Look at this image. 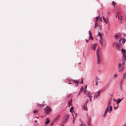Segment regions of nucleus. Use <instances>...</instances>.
Segmentation results:
<instances>
[{
    "label": "nucleus",
    "instance_id": "39448f33",
    "mask_svg": "<svg viewBox=\"0 0 126 126\" xmlns=\"http://www.w3.org/2000/svg\"><path fill=\"white\" fill-rule=\"evenodd\" d=\"M102 19L101 17L99 16H97L96 17L94 27L96 28L97 27H100V25L99 24V21H101Z\"/></svg>",
    "mask_w": 126,
    "mask_h": 126
},
{
    "label": "nucleus",
    "instance_id": "dca6fc26",
    "mask_svg": "<svg viewBox=\"0 0 126 126\" xmlns=\"http://www.w3.org/2000/svg\"><path fill=\"white\" fill-rule=\"evenodd\" d=\"M126 78V72L123 75V79L121 80V82L123 83L124 80Z\"/></svg>",
    "mask_w": 126,
    "mask_h": 126
},
{
    "label": "nucleus",
    "instance_id": "2f4dec72",
    "mask_svg": "<svg viewBox=\"0 0 126 126\" xmlns=\"http://www.w3.org/2000/svg\"><path fill=\"white\" fill-rule=\"evenodd\" d=\"M95 79H96L95 80H97V81H98V80L100 79H99L98 77H96Z\"/></svg>",
    "mask_w": 126,
    "mask_h": 126
},
{
    "label": "nucleus",
    "instance_id": "aec40b11",
    "mask_svg": "<svg viewBox=\"0 0 126 126\" xmlns=\"http://www.w3.org/2000/svg\"><path fill=\"white\" fill-rule=\"evenodd\" d=\"M60 116L61 115H58L54 120L56 122L59 120Z\"/></svg>",
    "mask_w": 126,
    "mask_h": 126
},
{
    "label": "nucleus",
    "instance_id": "7ed1b4c3",
    "mask_svg": "<svg viewBox=\"0 0 126 126\" xmlns=\"http://www.w3.org/2000/svg\"><path fill=\"white\" fill-rule=\"evenodd\" d=\"M125 62H124V64L123 63V62L122 61H121L118 65V70L119 72H120L122 71L124 69L125 67L123 66L125 64Z\"/></svg>",
    "mask_w": 126,
    "mask_h": 126
},
{
    "label": "nucleus",
    "instance_id": "412c9836",
    "mask_svg": "<svg viewBox=\"0 0 126 126\" xmlns=\"http://www.w3.org/2000/svg\"><path fill=\"white\" fill-rule=\"evenodd\" d=\"M123 99V98H122L121 99L120 98L118 99L117 101V104H118L119 103H120L121 100Z\"/></svg>",
    "mask_w": 126,
    "mask_h": 126
},
{
    "label": "nucleus",
    "instance_id": "a19ab883",
    "mask_svg": "<svg viewBox=\"0 0 126 126\" xmlns=\"http://www.w3.org/2000/svg\"><path fill=\"white\" fill-rule=\"evenodd\" d=\"M35 122L36 123L37 122V120H35Z\"/></svg>",
    "mask_w": 126,
    "mask_h": 126
},
{
    "label": "nucleus",
    "instance_id": "5701e85b",
    "mask_svg": "<svg viewBox=\"0 0 126 126\" xmlns=\"http://www.w3.org/2000/svg\"><path fill=\"white\" fill-rule=\"evenodd\" d=\"M83 108L84 110L86 111H87V108L86 104H85L83 106Z\"/></svg>",
    "mask_w": 126,
    "mask_h": 126
},
{
    "label": "nucleus",
    "instance_id": "f03ea898",
    "mask_svg": "<svg viewBox=\"0 0 126 126\" xmlns=\"http://www.w3.org/2000/svg\"><path fill=\"white\" fill-rule=\"evenodd\" d=\"M111 102V100H110L109 101L108 103L107 108L105 110V113L103 115V116L104 117H105L106 116L108 111L110 113L112 110V107L110 105Z\"/></svg>",
    "mask_w": 126,
    "mask_h": 126
},
{
    "label": "nucleus",
    "instance_id": "9b49d317",
    "mask_svg": "<svg viewBox=\"0 0 126 126\" xmlns=\"http://www.w3.org/2000/svg\"><path fill=\"white\" fill-rule=\"evenodd\" d=\"M72 115L73 117V119L72 121V123L73 124L75 123V120L77 116V113H75L74 111L72 113Z\"/></svg>",
    "mask_w": 126,
    "mask_h": 126
},
{
    "label": "nucleus",
    "instance_id": "1a4fd4ad",
    "mask_svg": "<svg viewBox=\"0 0 126 126\" xmlns=\"http://www.w3.org/2000/svg\"><path fill=\"white\" fill-rule=\"evenodd\" d=\"M45 112L47 114L48 113L52 111V110L48 106H47L44 109Z\"/></svg>",
    "mask_w": 126,
    "mask_h": 126
},
{
    "label": "nucleus",
    "instance_id": "7c9ffc66",
    "mask_svg": "<svg viewBox=\"0 0 126 126\" xmlns=\"http://www.w3.org/2000/svg\"><path fill=\"white\" fill-rule=\"evenodd\" d=\"M38 110H33V113H37Z\"/></svg>",
    "mask_w": 126,
    "mask_h": 126
},
{
    "label": "nucleus",
    "instance_id": "ddd939ff",
    "mask_svg": "<svg viewBox=\"0 0 126 126\" xmlns=\"http://www.w3.org/2000/svg\"><path fill=\"white\" fill-rule=\"evenodd\" d=\"M101 92V91H99L97 92H96L94 95V100L95 99V98H96L98 96L99 94Z\"/></svg>",
    "mask_w": 126,
    "mask_h": 126
},
{
    "label": "nucleus",
    "instance_id": "b1692460",
    "mask_svg": "<svg viewBox=\"0 0 126 126\" xmlns=\"http://www.w3.org/2000/svg\"><path fill=\"white\" fill-rule=\"evenodd\" d=\"M56 121L53 120L50 124V126H53L55 122Z\"/></svg>",
    "mask_w": 126,
    "mask_h": 126
},
{
    "label": "nucleus",
    "instance_id": "f8f14e48",
    "mask_svg": "<svg viewBox=\"0 0 126 126\" xmlns=\"http://www.w3.org/2000/svg\"><path fill=\"white\" fill-rule=\"evenodd\" d=\"M102 18L103 20L106 24H109V25L110 24L109 19L108 18V17H107L106 18H105L104 16H103Z\"/></svg>",
    "mask_w": 126,
    "mask_h": 126
},
{
    "label": "nucleus",
    "instance_id": "c03bdc74",
    "mask_svg": "<svg viewBox=\"0 0 126 126\" xmlns=\"http://www.w3.org/2000/svg\"><path fill=\"white\" fill-rule=\"evenodd\" d=\"M36 118L38 119L39 118V117H36Z\"/></svg>",
    "mask_w": 126,
    "mask_h": 126
},
{
    "label": "nucleus",
    "instance_id": "a878e982",
    "mask_svg": "<svg viewBox=\"0 0 126 126\" xmlns=\"http://www.w3.org/2000/svg\"><path fill=\"white\" fill-rule=\"evenodd\" d=\"M116 4V3L113 1H112L111 3L112 5H113L114 7H115V5Z\"/></svg>",
    "mask_w": 126,
    "mask_h": 126
},
{
    "label": "nucleus",
    "instance_id": "c756f323",
    "mask_svg": "<svg viewBox=\"0 0 126 126\" xmlns=\"http://www.w3.org/2000/svg\"><path fill=\"white\" fill-rule=\"evenodd\" d=\"M79 126H86L82 122L81 124L79 125Z\"/></svg>",
    "mask_w": 126,
    "mask_h": 126
},
{
    "label": "nucleus",
    "instance_id": "cd10ccee",
    "mask_svg": "<svg viewBox=\"0 0 126 126\" xmlns=\"http://www.w3.org/2000/svg\"><path fill=\"white\" fill-rule=\"evenodd\" d=\"M118 75L116 74H115L114 75L113 77L114 78H115L117 77Z\"/></svg>",
    "mask_w": 126,
    "mask_h": 126
},
{
    "label": "nucleus",
    "instance_id": "2eb2a0df",
    "mask_svg": "<svg viewBox=\"0 0 126 126\" xmlns=\"http://www.w3.org/2000/svg\"><path fill=\"white\" fill-rule=\"evenodd\" d=\"M85 90L84 91V93L85 94H89V91L87 90H86L87 88V85H86L85 86Z\"/></svg>",
    "mask_w": 126,
    "mask_h": 126
},
{
    "label": "nucleus",
    "instance_id": "6e6552de",
    "mask_svg": "<svg viewBox=\"0 0 126 126\" xmlns=\"http://www.w3.org/2000/svg\"><path fill=\"white\" fill-rule=\"evenodd\" d=\"M100 44L101 45L102 47H103L105 46L106 45V41L103 39V38L100 37L99 40Z\"/></svg>",
    "mask_w": 126,
    "mask_h": 126
},
{
    "label": "nucleus",
    "instance_id": "a211bd4d",
    "mask_svg": "<svg viewBox=\"0 0 126 126\" xmlns=\"http://www.w3.org/2000/svg\"><path fill=\"white\" fill-rule=\"evenodd\" d=\"M46 121L45 122V125H46L48 124L50 121V120L48 118H46Z\"/></svg>",
    "mask_w": 126,
    "mask_h": 126
},
{
    "label": "nucleus",
    "instance_id": "c9c22d12",
    "mask_svg": "<svg viewBox=\"0 0 126 126\" xmlns=\"http://www.w3.org/2000/svg\"><path fill=\"white\" fill-rule=\"evenodd\" d=\"M88 100H86V102H85V104H86V105H87V104L88 103Z\"/></svg>",
    "mask_w": 126,
    "mask_h": 126
},
{
    "label": "nucleus",
    "instance_id": "473e14b6",
    "mask_svg": "<svg viewBox=\"0 0 126 126\" xmlns=\"http://www.w3.org/2000/svg\"><path fill=\"white\" fill-rule=\"evenodd\" d=\"M84 90V88L82 87H81L80 89V91H83Z\"/></svg>",
    "mask_w": 126,
    "mask_h": 126
},
{
    "label": "nucleus",
    "instance_id": "20e7f679",
    "mask_svg": "<svg viewBox=\"0 0 126 126\" xmlns=\"http://www.w3.org/2000/svg\"><path fill=\"white\" fill-rule=\"evenodd\" d=\"M122 55V59L121 61L123 62V63H124V62L126 61V50L125 49L122 48L121 49Z\"/></svg>",
    "mask_w": 126,
    "mask_h": 126
},
{
    "label": "nucleus",
    "instance_id": "9d476101",
    "mask_svg": "<svg viewBox=\"0 0 126 126\" xmlns=\"http://www.w3.org/2000/svg\"><path fill=\"white\" fill-rule=\"evenodd\" d=\"M93 94V93H91L90 92L89 94H86L87 96L89 97L90 100L91 102L92 101V99L94 100V97L92 95Z\"/></svg>",
    "mask_w": 126,
    "mask_h": 126
},
{
    "label": "nucleus",
    "instance_id": "bb28decb",
    "mask_svg": "<svg viewBox=\"0 0 126 126\" xmlns=\"http://www.w3.org/2000/svg\"><path fill=\"white\" fill-rule=\"evenodd\" d=\"M98 35L100 36V37H101L102 38H103L100 32H98Z\"/></svg>",
    "mask_w": 126,
    "mask_h": 126
},
{
    "label": "nucleus",
    "instance_id": "4c0bfd02",
    "mask_svg": "<svg viewBox=\"0 0 126 126\" xmlns=\"http://www.w3.org/2000/svg\"><path fill=\"white\" fill-rule=\"evenodd\" d=\"M87 43H88L89 42V40H87V39H85Z\"/></svg>",
    "mask_w": 126,
    "mask_h": 126
},
{
    "label": "nucleus",
    "instance_id": "423d86ee",
    "mask_svg": "<svg viewBox=\"0 0 126 126\" xmlns=\"http://www.w3.org/2000/svg\"><path fill=\"white\" fill-rule=\"evenodd\" d=\"M99 49L98 48L96 51V55L97 59V64H100L101 62V58H100L99 54L100 52L99 51Z\"/></svg>",
    "mask_w": 126,
    "mask_h": 126
},
{
    "label": "nucleus",
    "instance_id": "49530a36",
    "mask_svg": "<svg viewBox=\"0 0 126 126\" xmlns=\"http://www.w3.org/2000/svg\"><path fill=\"white\" fill-rule=\"evenodd\" d=\"M114 101H115V99H114Z\"/></svg>",
    "mask_w": 126,
    "mask_h": 126
},
{
    "label": "nucleus",
    "instance_id": "a18cd8bd",
    "mask_svg": "<svg viewBox=\"0 0 126 126\" xmlns=\"http://www.w3.org/2000/svg\"><path fill=\"white\" fill-rule=\"evenodd\" d=\"M61 126H64V125H63Z\"/></svg>",
    "mask_w": 126,
    "mask_h": 126
},
{
    "label": "nucleus",
    "instance_id": "c85d7f7f",
    "mask_svg": "<svg viewBox=\"0 0 126 126\" xmlns=\"http://www.w3.org/2000/svg\"><path fill=\"white\" fill-rule=\"evenodd\" d=\"M74 109V107H71L70 110V112H72V111Z\"/></svg>",
    "mask_w": 126,
    "mask_h": 126
},
{
    "label": "nucleus",
    "instance_id": "f704fd0d",
    "mask_svg": "<svg viewBox=\"0 0 126 126\" xmlns=\"http://www.w3.org/2000/svg\"><path fill=\"white\" fill-rule=\"evenodd\" d=\"M98 84V81L97 80H95V85L96 86H97Z\"/></svg>",
    "mask_w": 126,
    "mask_h": 126
},
{
    "label": "nucleus",
    "instance_id": "e433bc0d",
    "mask_svg": "<svg viewBox=\"0 0 126 126\" xmlns=\"http://www.w3.org/2000/svg\"><path fill=\"white\" fill-rule=\"evenodd\" d=\"M90 119H91V118H90V119H89V121H90ZM88 124L89 125H90V121H89L88 122Z\"/></svg>",
    "mask_w": 126,
    "mask_h": 126
},
{
    "label": "nucleus",
    "instance_id": "6ab92c4d",
    "mask_svg": "<svg viewBox=\"0 0 126 126\" xmlns=\"http://www.w3.org/2000/svg\"><path fill=\"white\" fill-rule=\"evenodd\" d=\"M119 14V13H118L117 15L116 16V17H117V16H118V19L120 21L122 19V16L120 15H119L118 16Z\"/></svg>",
    "mask_w": 126,
    "mask_h": 126
},
{
    "label": "nucleus",
    "instance_id": "4468645a",
    "mask_svg": "<svg viewBox=\"0 0 126 126\" xmlns=\"http://www.w3.org/2000/svg\"><path fill=\"white\" fill-rule=\"evenodd\" d=\"M97 46V44H95L92 45L91 46V49L95 51L96 49V48Z\"/></svg>",
    "mask_w": 126,
    "mask_h": 126
},
{
    "label": "nucleus",
    "instance_id": "ea45409f",
    "mask_svg": "<svg viewBox=\"0 0 126 126\" xmlns=\"http://www.w3.org/2000/svg\"><path fill=\"white\" fill-rule=\"evenodd\" d=\"M81 93V92H79V93L78 95H79V94H80Z\"/></svg>",
    "mask_w": 126,
    "mask_h": 126
},
{
    "label": "nucleus",
    "instance_id": "0eeeda50",
    "mask_svg": "<svg viewBox=\"0 0 126 126\" xmlns=\"http://www.w3.org/2000/svg\"><path fill=\"white\" fill-rule=\"evenodd\" d=\"M69 117V115L67 114L65 115L64 117L63 120V124L66 123L68 121Z\"/></svg>",
    "mask_w": 126,
    "mask_h": 126
},
{
    "label": "nucleus",
    "instance_id": "393cba45",
    "mask_svg": "<svg viewBox=\"0 0 126 126\" xmlns=\"http://www.w3.org/2000/svg\"><path fill=\"white\" fill-rule=\"evenodd\" d=\"M73 82L76 84V86H77L78 84V81L77 80H73Z\"/></svg>",
    "mask_w": 126,
    "mask_h": 126
},
{
    "label": "nucleus",
    "instance_id": "f257e3e1",
    "mask_svg": "<svg viewBox=\"0 0 126 126\" xmlns=\"http://www.w3.org/2000/svg\"><path fill=\"white\" fill-rule=\"evenodd\" d=\"M115 38L116 39H120L119 40L118 43L115 41L113 43L114 46L116 47L117 48L119 49L121 45V42L122 40V43L124 44L126 42V40L124 38H123L122 39H121V34L120 33L116 34L115 36Z\"/></svg>",
    "mask_w": 126,
    "mask_h": 126
},
{
    "label": "nucleus",
    "instance_id": "72a5a7b5",
    "mask_svg": "<svg viewBox=\"0 0 126 126\" xmlns=\"http://www.w3.org/2000/svg\"><path fill=\"white\" fill-rule=\"evenodd\" d=\"M118 107H114V110H115L116 109H117L118 108Z\"/></svg>",
    "mask_w": 126,
    "mask_h": 126
},
{
    "label": "nucleus",
    "instance_id": "79ce46f5",
    "mask_svg": "<svg viewBox=\"0 0 126 126\" xmlns=\"http://www.w3.org/2000/svg\"><path fill=\"white\" fill-rule=\"evenodd\" d=\"M83 83V81H82L81 82V83Z\"/></svg>",
    "mask_w": 126,
    "mask_h": 126
},
{
    "label": "nucleus",
    "instance_id": "4be33fe9",
    "mask_svg": "<svg viewBox=\"0 0 126 126\" xmlns=\"http://www.w3.org/2000/svg\"><path fill=\"white\" fill-rule=\"evenodd\" d=\"M72 101V100H70L68 101V105L69 107L71 104Z\"/></svg>",
    "mask_w": 126,
    "mask_h": 126
},
{
    "label": "nucleus",
    "instance_id": "37998d69",
    "mask_svg": "<svg viewBox=\"0 0 126 126\" xmlns=\"http://www.w3.org/2000/svg\"><path fill=\"white\" fill-rule=\"evenodd\" d=\"M71 83H69V84H71Z\"/></svg>",
    "mask_w": 126,
    "mask_h": 126
},
{
    "label": "nucleus",
    "instance_id": "58836bf2",
    "mask_svg": "<svg viewBox=\"0 0 126 126\" xmlns=\"http://www.w3.org/2000/svg\"><path fill=\"white\" fill-rule=\"evenodd\" d=\"M122 126H126V124H124V125H123Z\"/></svg>",
    "mask_w": 126,
    "mask_h": 126
},
{
    "label": "nucleus",
    "instance_id": "f3484780",
    "mask_svg": "<svg viewBox=\"0 0 126 126\" xmlns=\"http://www.w3.org/2000/svg\"><path fill=\"white\" fill-rule=\"evenodd\" d=\"M89 33L90 35L89 37V39L90 40H93V38L92 37V34L90 32V31H89Z\"/></svg>",
    "mask_w": 126,
    "mask_h": 126
}]
</instances>
